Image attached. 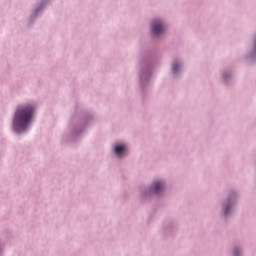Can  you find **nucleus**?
<instances>
[{"instance_id": "obj_1", "label": "nucleus", "mask_w": 256, "mask_h": 256, "mask_svg": "<svg viewBox=\"0 0 256 256\" xmlns=\"http://www.w3.org/2000/svg\"><path fill=\"white\" fill-rule=\"evenodd\" d=\"M34 114L35 108L31 105L18 108L14 117L15 129L18 131L27 129V127H29V123H31V120L33 119Z\"/></svg>"}, {"instance_id": "obj_2", "label": "nucleus", "mask_w": 256, "mask_h": 256, "mask_svg": "<svg viewBox=\"0 0 256 256\" xmlns=\"http://www.w3.org/2000/svg\"><path fill=\"white\" fill-rule=\"evenodd\" d=\"M165 31V26L161 23V20H154L152 25V33L154 35H161Z\"/></svg>"}, {"instance_id": "obj_3", "label": "nucleus", "mask_w": 256, "mask_h": 256, "mask_svg": "<svg viewBox=\"0 0 256 256\" xmlns=\"http://www.w3.org/2000/svg\"><path fill=\"white\" fill-rule=\"evenodd\" d=\"M163 189H165V184L161 181L154 182L151 187V191H153V193H161Z\"/></svg>"}, {"instance_id": "obj_4", "label": "nucleus", "mask_w": 256, "mask_h": 256, "mask_svg": "<svg viewBox=\"0 0 256 256\" xmlns=\"http://www.w3.org/2000/svg\"><path fill=\"white\" fill-rule=\"evenodd\" d=\"M114 153L118 157H121V155H123V153H125V146L124 145L115 146Z\"/></svg>"}, {"instance_id": "obj_5", "label": "nucleus", "mask_w": 256, "mask_h": 256, "mask_svg": "<svg viewBox=\"0 0 256 256\" xmlns=\"http://www.w3.org/2000/svg\"><path fill=\"white\" fill-rule=\"evenodd\" d=\"M172 69H173V72L174 73H177L179 71V66L177 63H174L173 66H172Z\"/></svg>"}, {"instance_id": "obj_6", "label": "nucleus", "mask_w": 256, "mask_h": 256, "mask_svg": "<svg viewBox=\"0 0 256 256\" xmlns=\"http://www.w3.org/2000/svg\"><path fill=\"white\" fill-rule=\"evenodd\" d=\"M227 213H229V207H226V208L224 209V215H227Z\"/></svg>"}, {"instance_id": "obj_7", "label": "nucleus", "mask_w": 256, "mask_h": 256, "mask_svg": "<svg viewBox=\"0 0 256 256\" xmlns=\"http://www.w3.org/2000/svg\"><path fill=\"white\" fill-rule=\"evenodd\" d=\"M234 256H239V251H234Z\"/></svg>"}]
</instances>
